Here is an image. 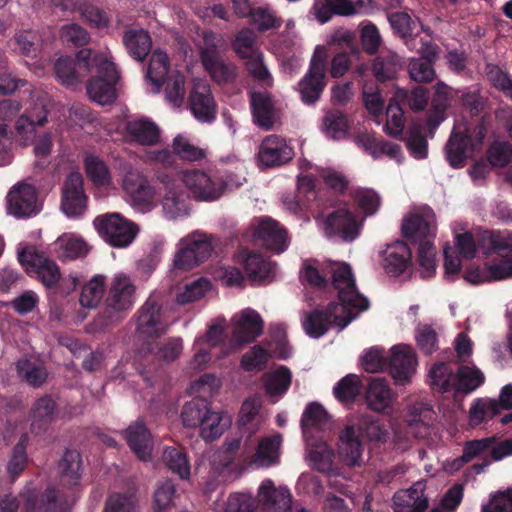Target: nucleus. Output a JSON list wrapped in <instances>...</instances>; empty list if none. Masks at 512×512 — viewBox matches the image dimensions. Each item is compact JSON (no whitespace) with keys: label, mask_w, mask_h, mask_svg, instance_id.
<instances>
[{"label":"nucleus","mask_w":512,"mask_h":512,"mask_svg":"<svg viewBox=\"0 0 512 512\" xmlns=\"http://www.w3.org/2000/svg\"><path fill=\"white\" fill-rule=\"evenodd\" d=\"M401 231L409 241L418 244V259L424 269L423 277H431L436 270L434 239L436 236L435 215L429 210L410 213L403 218Z\"/></svg>","instance_id":"obj_1"},{"label":"nucleus","mask_w":512,"mask_h":512,"mask_svg":"<svg viewBox=\"0 0 512 512\" xmlns=\"http://www.w3.org/2000/svg\"><path fill=\"white\" fill-rule=\"evenodd\" d=\"M479 251L486 259L491 281L512 278V231L484 230L478 236Z\"/></svg>","instance_id":"obj_2"},{"label":"nucleus","mask_w":512,"mask_h":512,"mask_svg":"<svg viewBox=\"0 0 512 512\" xmlns=\"http://www.w3.org/2000/svg\"><path fill=\"white\" fill-rule=\"evenodd\" d=\"M321 268L330 275L333 289L337 292L338 303L331 311L335 325L345 328L352 319V269L349 263L328 259Z\"/></svg>","instance_id":"obj_3"},{"label":"nucleus","mask_w":512,"mask_h":512,"mask_svg":"<svg viewBox=\"0 0 512 512\" xmlns=\"http://www.w3.org/2000/svg\"><path fill=\"white\" fill-rule=\"evenodd\" d=\"M93 61L99 75L89 81L87 93L91 100L100 105L110 104L117 97L115 85L119 79V72L112 58L106 54L96 55Z\"/></svg>","instance_id":"obj_4"},{"label":"nucleus","mask_w":512,"mask_h":512,"mask_svg":"<svg viewBox=\"0 0 512 512\" xmlns=\"http://www.w3.org/2000/svg\"><path fill=\"white\" fill-rule=\"evenodd\" d=\"M93 225L100 237L116 248L128 247L139 232L135 223L116 212L97 216Z\"/></svg>","instance_id":"obj_5"},{"label":"nucleus","mask_w":512,"mask_h":512,"mask_svg":"<svg viewBox=\"0 0 512 512\" xmlns=\"http://www.w3.org/2000/svg\"><path fill=\"white\" fill-rule=\"evenodd\" d=\"M179 179L190 196L197 201H217L225 194L227 189V184L223 179L213 177L202 170L182 171L179 173Z\"/></svg>","instance_id":"obj_6"},{"label":"nucleus","mask_w":512,"mask_h":512,"mask_svg":"<svg viewBox=\"0 0 512 512\" xmlns=\"http://www.w3.org/2000/svg\"><path fill=\"white\" fill-rule=\"evenodd\" d=\"M136 287L125 273L115 274L108 286L107 307L112 311L104 321L110 325L120 320L122 313L129 311L135 303Z\"/></svg>","instance_id":"obj_7"},{"label":"nucleus","mask_w":512,"mask_h":512,"mask_svg":"<svg viewBox=\"0 0 512 512\" xmlns=\"http://www.w3.org/2000/svg\"><path fill=\"white\" fill-rule=\"evenodd\" d=\"M212 241L210 236L198 232L180 239L173 260L175 267L189 270L208 259L214 250Z\"/></svg>","instance_id":"obj_8"},{"label":"nucleus","mask_w":512,"mask_h":512,"mask_svg":"<svg viewBox=\"0 0 512 512\" xmlns=\"http://www.w3.org/2000/svg\"><path fill=\"white\" fill-rule=\"evenodd\" d=\"M18 260L30 275L38 278L46 287L55 286L61 278L57 264L38 252L33 246H19Z\"/></svg>","instance_id":"obj_9"},{"label":"nucleus","mask_w":512,"mask_h":512,"mask_svg":"<svg viewBox=\"0 0 512 512\" xmlns=\"http://www.w3.org/2000/svg\"><path fill=\"white\" fill-rule=\"evenodd\" d=\"M130 205L145 213L155 207L156 192L148 180L137 171H128L122 181Z\"/></svg>","instance_id":"obj_10"},{"label":"nucleus","mask_w":512,"mask_h":512,"mask_svg":"<svg viewBox=\"0 0 512 512\" xmlns=\"http://www.w3.org/2000/svg\"><path fill=\"white\" fill-rule=\"evenodd\" d=\"M168 326L159 302L155 298H148L139 310L138 337L143 341L157 338L166 332Z\"/></svg>","instance_id":"obj_11"},{"label":"nucleus","mask_w":512,"mask_h":512,"mask_svg":"<svg viewBox=\"0 0 512 512\" xmlns=\"http://www.w3.org/2000/svg\"><path fill=\"white\" fill-rule=\"evenodd\" d=\"M232 323V345L229 352H235L243 344L252 342L263 331V320L260 314L251 308H246L235 314Z\"/></svg>","instance_id":"obj_12"},{"label":"nucleus","mask_w":512,"mask_h":512,"mask_svg":"<svg viewBox=\"0 0 512 512\" xmlns=\"http://www.w3.org/2000/svg\"><path fill=\"white\" fill-rule=\"evenodd\" d=\"M325 63V48L317 46L311 58L309 72L300 83L302 99L306 103H313L320 97L325 86Z\"/></svg>","instance_id":"obj_13"},{"label":"nucleus","mask_w":512,"mask_h":512,"mask_svg":"<svg viewBox=\"0 0 512 512\" xmlns=\"http://www.w3.org/2000/svg\"><path fill=\"white\" fill-rule=\"evenodd\" d=\"M188 102L192 114L198 121L210 123L215 119L217 105L206 80H193Z\"/></svg>","instance_id":"obj_14"},{"label":"nucleus","mask_w":512,"mask_h":512,"mask_svg":"<svg viewBox=\"0 0 512 512\" xmlns=\"http://www.w3.org/2000/svg\"><path fill=\"white\" fill-rule=\"evenodd\" d=\"M87 208V197L83 190V178L79 172L70 173L62 188L61 209L68 217H79Z\"/></svg>","instance_id":"obj_15"},{"label":"nucleus","mask_w":512,"mask_h":512,"mask_svg":"<svg viewBox=\"0 0 512 512\" xmlns=\"http://www.w3.org/2000/svg\"><path fill=\"white\" fill-rule=\"evenodd\" d=\"M8 211L16 217H30L40 210L36 189L26 183L15 184L7 194Z\"/></svg>","instance_id":"obj_16"},{"label":"nucleus","mask_w":512,"mask_h":512,"mask_svg":"<svg viewBox=\"0 0 512 512\" xmlns=\"http://www.w3.org/2000/svg\"><path fill=\"white\" fill-rule=\"evenodd\" d=\"M258 506L263 512H291V494L285 487H276L272 480H264L258 489Z\"/></svg>","instance_id":"obj_17"},{"label":"nucleus","mask_w":512,"mask_h":512,"mask_svg":"<svg viewBox=\"0 0 512 512\" xmlns=\"http://www.w3.org/2000/svg\"><path fill=\"white\" fill-rule=\"evenodd\" d=\"M381 206L380 195L371 188H354V240L360 235L367 217L375 215Z\"/></svg>","instance_id":"obj_18"},{"label":"nucleus","mask_w":512,"mask_h":512,"mask_svg":"<svg viewBox=\"0 0 512 512\" xmlns=\"http://www.w3.org/2000/svg\"><path fill=\"white\" fill-rule=\"evenodd\" d=\"M253 236L256 241L267 249L277 253L283 252L288 246L286 231L279 227L271 218H260L253 223Z\"/></svg>","instance_id":"obj_19"},{"label":"nucleus","mask_w":512,"mask_h":512,"mask_svg":"<svg viewBox=\"0 0 512 512\" xmlns=\"http://www.w3.org/2000/svg\"><path fill=\"white\" fill-rule=\"evenodd\" d=\"M417 359L415 352L406 345H395L391 348V356L387 360V368L397 383L410 380L415 373Z\"/></svg>","instance_id":"obj_20"},{"label":"nucleus","mask_w":512,"mask_h":512,"mask_svg":"<svg viewBox=\"0 0 512 512\" xmlns=\"http://www.w3.org/2000/svg\"><path fill=\"white\" fill-rule=\"evenodd\" d=\"M161 183L164 186L161 204L165 216L175 219L187 215L189 212L187 195L179 188L177 181L165 175L161 177Z\"/></svg>","instance_id":"obj_21"},{"label":"nucleus","mask_w":512,"mask_h":512,"mask_svg":"<svg viewBox=\"0 0 512 512\" xmlns=\"http://www.w3.org/2000/svg\"><path fill=\"white\" fill-rule=\"evenodd\" d=\"M292 156V148L277 135L265 137L258 150V161L261 166L266 168L280 166L291 160Z\"/></svg>","instance_id":"obj_22"},{"label":"nucleus","mask_w":512,"mask_h":512,"mask_svg":"<svg viewBox=\"0 0 512 512\" xmlns=\"http://www.w3.org/2000/svg\"><path fill=\"white\" fill-rule=\"evenodd\" d=\"M58 493L59 496L53 488H48L41 500L37 501L35 491L26 489L21 495L25 501L23 512H35L36 509L38 512H68L67 496L62 491Z\"/></svg>","instance_id":"obj_23"},{"label":"nucleus","mask_w":512,"mask_h":512,"mask_svg":"<svg viewBox=\"0 0 512 512\" xmlns=\"http://www.w3.org/2000/svg\"><path fill=\"white\" fill-rule=\"evenodd\" d=\"M425 489V483L417 481L409 489L397 491L393 496L394 512H425L429 504Z\"/></svg>","instance_id":"obj_24"},{"label":"nucleus","mask_w":512,"mask_h":512,"mask_svg":"<svg viewBox=\"0 0 512 512\" xmlns=\"http://www.w3.org/2000/svg\"><path fill=\"white\" fill-rule=\"evenodd\" d=\"M383 255V268L390 276L397 277L411 266L412 252L404 241L398 240L389 244Z\"/></svg>","instance_id":"obj_25"},{"label":"nucleus","mask_w":512,"mask_h":512,"mask_svg":"<svg viewBox=\"0 0 512 512\" xmlns=\"http://www.w3.org/2000/svg\"><path fill=\"white\" fill-rule=\"evenodd\" d=\"M393 392L388 381L382 377L371 378L365 390L367 406L378 413L385 412L391 407Z\"/></svg>","instance_id":"obj_26"},{"label":"nucleus","mask_w":512,"mask_h":512,"mask_svg":"<svg viewBox=\"0 0 512 512\" xmlns=\"http://www.w3.org/2000/svg\"><path fill=\"white\" fill-rule=\"evenodd\" d=\"M402 68L401 57L391 50L381 52L372 60L371 64L373 76L381 83L395 80Z\"/></svg>","instance_id":"obj_27"},{"label":"nucleus","mask_w":512,"mask_h":512,"mask_svg":"<svg viewBox=\"0 0 512 512\" xmlns=\"http://www.w3.org/2000/svg\"><path fill=\"white\" fill-rule=\"evenodd\" d=\"M282 435L274 434L271 436L263 437L252 456V464L257 467H270L278 464L281 455Z\"/></svg>","instance_id":"obj_28"},{"label":"nucleus","mask_w":512,"mask_h":512,"mask_svg":"<svg viewBox=\"0 0 512 512\" xmlns=\"http://www.w3.org/2000/svg\"><path fill=\"white\" fill-rule=\"evenodd\" d=\"M237 262L243 266L246 275L255 281L264 280L272 273V263L256 251L240 250Z\"/></svg>","instance_id":"obj_29"},{"label":"nucleus","mask_w":512,"mask_h":512,"mask_svg":"<svg viewBox=\"0 0 512 512\" xmlns=\"http://www.w3.org/2000/svg\"><path fill=\"white\" fill-rule=\"evenodd\" d=\"M472 147L473 140L468 131L453 132L445 147L449 165L453 168L463 167Z\"/></svg>","instance_id":"obj_30"},{"label":"nucleus","mask_w":512,"mask_h":512,"mask_svg":"<svg viewBox=\"0 0 512 512\" xmlns=\"http://www.w3.org/2000/svg\"><path fill=\"white\" fill-rule=\"evenodd\" d=\"M125 438L136 456L146 461L152 452L151 434L142 421H136L125 430Z\"/></svg>","instance_id":"obj_31"},{"label":"nucleus","mask_w":512,"mask_h":512,"mask_svg":"<svg viewBox=\"0 0 512 512\" xmlns=\"http://www.w3.org/2000/svg\"><path fill=\"white\" fill-rule=\"evenodd\" d=\"M91 247L81 236L74 233H64L54 242V250L58 258L74 260L85 257Z\"/></svg>","instance_id":"obj_32"},{"label":"nucleus","mask_w":512,"mask_h":512,"mask_svg":"<svg viewBox=\"0 0 512 512\" xmlns=\"http://www.w3.org/2000/svg\"><path fill=\"white\" fill-rule=\"evenodd\" d=\"M232 416L225 411H213L210 408L200 426V435L206 441H213L221 436L231 425Z\"/></svg>","instance_id":"obj_33"},{"label":"nucleus","mask_w":512,"mask_h":512,"mask_svg":"<svg viewBox=\"0 0 512 512\" xmlns=\"http://www.w3.org/2000/svg\"><path fill=\"white\" fill-rule=\"evenodd\" d=\"M251 105L256 124L269 130L275 122V111L271 96L267 92H253Z\"/></svg>","instance_id":"obj_34"},{"label":"nucleus","mask_w":512,"mask_h":512,"mask_svg":"<svg viewBox=\"0 0 512 512\" xmlns=\"http://www.w3.org/2000/svg\"><path fill=\"white\" fill-rule=\"evenodd\" d=\"M352 216L348 207L339 208L331 213L324 222L327 236H338L345 241L351 239Z\"/></svg>","instance_id":"obj_35"},{"label":"nucleus","mask_w":512,"mask_h":512,"mask_svg":"<svg viewBox=\"0 0 512 512\" xmlns=\"http://www.w3.org/2000/svg\"><path fill=\"white\" fill-rule=\"evenodd\" d=\"M306 460L313 469L320 472L328 471L332 464L333 453L328 445L319 440L305 438Z\"/></svg>","instance_id":"obj_36"},{"label":"nucleus","mask_w":512,"mask_h":512,"mask_svg":"<svg viewBox=\"0 0 512 512\" xmlns=\"http://www.w3.org/2000/svg\"><path fill=\"white\" fill-rule=\"evenodd\" d=\"M355 142L373 158H378L382 155H388L394 158L401 152V148L398 144L388 142L381 137H376L374 134L366 133L360 135L355 139Z\"/></svg>","instance_id":"obj_37"},{"label":"nucleus","mask_w":512,"mask_h":512,"mask_svg":"<svg viewBox=\"0 0 512 512\" xmlns=\"http://www.w3.org/2000/svg\"><path fill=\"white\" fill-rule=\"evenodd\" d=\"M127 135L141 145H155L159 142L160 131L157 125L149 120L136 119L128 122Z\"/></svg>","instance_id":"obj_38"},{"label":"nucleus","mask_w":512,"mask_h":512,"mask_svg":"<svg viewBox=\"0 0 512 512\" xmlns=\"http://www.w3.org/2000/svg\"><path fill=\"white\" fill-rule=\"evenodd\" d=\"M168 70L169 60L167 54L161 50H155L150 58L146 74L152 93L159 92L164 79L168 75Z\"/></svg>","instance_id":"obj_39"},{"label":"nucleus","mask_w":512,"mask_h":512,"mask_svg":"<svg viewBox=\"0 0 512 512\" xmlns=\"http://www.w3.org/2000/svg\"><path fill=\"white\" fill-rule=\"evenodd\" d=\"M90 51H80L78 54V61L75 63L69 57H62L55 63V73L63 85L72 86L80 81L76 66H81L88 58H90Z\"/></svg>","instance_id":"obj_40"},{"label":"nucleus","mask_w":512,"mask_h":512,"mask_svg":"<svg viewBox=\"0 0 512 512\" xmlns=\"http://www.w3.org/2000/svg\"><path fill=\"white\" fill-rule=\"evenodd\" d=\"M123 41L128 53L137 61H143L152 46L149 34L143 29L127 31Z\"/></svg>","instance_id":"obj_41"},{"label":"nucleus","mask_w":512,"mask_h":512,"mask_svg":"<svg viewBox=\"0 0 512 512\" xmlns=\"http://www.w3.org/2000/svg\"><path fill=\"white\" fill-rule=\"evenodd\" d=\"M81 456L77 451H67L59 462L61 486L73 487L80 480Z\"/></svg>","instance_id":"obj_42"},{"label":"nucleus","mask_w":512,"mask_h":512,"mask_svg":"<svg viewBox=\"0 0 512 512\" xmlns=\"http://www.w3.org/2000/svg\"><path fill=\"white\" fill-rule=\"evenodd\" d=\"M261 407V399L256 396L247 398L241 406L238 421L242 427L247 428L250 434L255 433L263 421L260 414Z\"/></svg>","instance_id":"obj_43"},{"label":"nucleus","mask_w":512,"mask_h":512,"mask_svg":"<svg viewBox=\"0 0 512 512\" xmlns=\"http://www.w3.org/2000/svg\"><path fill=\"white\" fill-rule=\"evenodd\" d=\"M292 374L287 367L281 366L265 375L264 386L270 397H279L287 392Z\"/></svg>","instance_id":"obj_44"},{"label":"nucleus","mask_w":512,"mask_h":512,"mask_svg":"<svg viewBox=\"0 0 512 512\" xmlns=\"http://www.w3.org/2000/svg\"><path fill=\"white\" fill-rule=\"evenodd\" d=\"M17 371L19 376L33 387H39L43 385L48 378V372L46 368L37 360H19L17 363Z\"/></svg>","instance_id":"obj_45"},{"label":"nucleus","mask_w":512,"mask_h":512,"mask_svg":"<svg viewBox=\"0 0 512 512\" xmlns=\"http://www.w3.org/2000/svg\"><path fill=\"white\" fill-rule=\"evenodd\" d=\"M46 122V111L43 107L34 109L29 115H22L16 122V131L24 145L32 139L35 133V125H43Z\"/></svg>","instance_id":"obj_46"},{"label":"nucleus","mask_w":512,"mask_h":512,"mask_svg":"<svg viewBox=\"0 0 512 512\" xmlns=\"http://www.w3.org/2000/svg\"><path fill=\"white\" fill-rule=\"evenodd\" d=\"M211 289V283L206 278H198L179 287L176 291L175 300L180 305L197 301L204 297Z\"/></svg>","instance_id":"obj_47"},{"label":"nucleus","mask_w":512,"mask_h":512,"mask_svg":"<svg viewBox=\"0 0 512 512\" xmlns=\"http://www.w3.org/2000/svg\"><path fill=\"white\" fill-rule=\"evenodd\" d=\"M484 381V374L478 368L462 365L456 374L455 390L468 394L479 388Z\"/></svg>","instance_id":"obj_48"},{"label":"nucleus","mask_w":512,"mask_h":512,"mask_svg":"<svg viewBox=\"0 0 512 512\" xmlns=\"http://www.w3.org/2000/svg\"><path fill=\"white\" fill-rule=\"evenodd\" d=\"M163 461L166 466L181 479H189L190 463L187 454L182 448L168 447L163 451Z\"/></svg>","instance_id":"obj_49"},{"label":"nucleus","mask_w":512,"mask_h":512,"mask_svg":"<svg viewBox=\"0 0 512 512\" xmlns=\"http://www.w3.org/2000/svg\"><path fill=\"white\" fill-rule=\"evenodd\" d=\"M393 96L402 106H408L415 112L424 110L429 100V92L422 86H417L411 91L397 88Z\"/></svg>","instance_id":"obj_50"},{"label":"nucleus","mask_w":512,"mask_h":512,"mask_svg":"<svg viewBox=\"0 0 512 512\" xmlns=\"http://www.w3.org/2000/svg\"><path fill=\"white\" fill-rule=\"evenodd\" d=\"M430 384L433 389L448 392L455 388L456 375L450 364L439 362L432 366L429 372Z\"/></svg>","instance_id":"obj_51"},{"label":"nucleus","mask_w":512,"mask_h":512,"mask_svg":"<svg viewBox=\"0 0 512 512\" xmlns=\"http://www.w3.org/2000/svg\"><path fill=\"white\" fill-rule=\"evenodd\" d=\"M386 118L387 121L384 131L392 137L401 135L405 125L404 106H402L394 96L389 100L386 109Z\"/></svg>","instance_id":"obj_52"},{"label":"nucleus","mask_w":512,"mask_h":512,"mask_svg":"<svg viewBox=\"0 0 512 512\" xmlns=\"http://www.w3.org/2000/svg\"><path fill=\"white\" fill-rule=\"evenodd\" d=\"M327 419L328 414L321 404L317 402L308 404L301 418V428L304 438H309V431L312 428H320L326 423Z\"/></svg>","instance_id":"obj_53"},{"label":"nucleus","mask_w":512,"mask_h":512,"mask_svg":"<svg viewBox=\"0 0 512 512\" xmlns=\"http://www.w3.org/2000/svg\"><path fill=\"white\" fill-rule=\"evenodd\" d=\"M105 288V278L102 275L93 277L83 288L80 304L85 308H95L101 301Z\"/></svg>","instance_id":"obj_54"},{"label":"nucleus","mask_w":512,"mask_h":512,"mask_svg":"<svg viewBox=\"0 0 512 512\" xmlns=\"http://www.w3.org/2000/svg\"><path fill=\"white\" fill-rule=\"evenodd\" d=\"M359 33L362 50L368 55L377 54L382 44L377 26L371 21H363L359 24Z\"/></svg>","instance_id":"obj_55"},{"label":"nucleus","mask_w":512,"mask_h":512,"mask_svg":"<svg viewBox=\"0 0 512 512\" xmlns=\"http://www.w3.org/2000/svg\"><path fill=\"white\" fill-rule=\"evenodd\" d=\"M208 409L207 403L200 399H194L186 403L181 411L183 425L187 428H200Z\"/></svg>","instance_id":"obj_56"},{"label":"nucleus","mask_w":512,"mask_h":512,"mask_svg":"<svg viewBox=\"0 0 512 512\" xmlns=\"http://www.w3.org/2000/svg\"><path fill=\"white\" fill-rule=\"evenodd\" d=\"M56 405L49 396L39 398L31 410L32 426L41 427L51 422L55 417Z\"/></svg>","instance_id":"obj_57"},{"label":"nucleus","mask_w":512,"mask_h":512,"mask_svg":"<svg viewBox=\"0 0 512 512\" xmlns=\"http://www.w3.org/2000/svg\"><path fill=\"white\" fill-rule=\"evenodd\" d=\"M175 496V486L170 480L161 482L153 497V510L154 512H172Z\"/></svg>","instance_id":"obj_58"},{"label":"nucleus","mask_w":512,"mask_h":512,"mask_svg":"<svg viewBox=\"0 0 512 512\" xmlns=\"http://www.w3.org/2000/svg\"><path fill=\"white\" fill-rule=\"evenodd\" d=\"M225 46V40L221 35L212 31L203 32V45L200 48L203 65L220 57V51L223 50Z\"/></svg>","instance_id":"obj_59"},{"label":"nucleus","mask_w":512,"mask_h":512,"mask_svg":"<svg viewBox=\"0 0 512 512\" xmlns=\"http://www.w3.org/2000/svg\"><path fill=\"white\" fill-rule=\"evenodd\" d=\"M348 122L339 111H330L323 118V131L333 139H341L347 135Z\"/></svg>","instance_id":"obj_60"},{"label":"nucleus","mask_w":512,"mask_h":512,"mask_svg":"<svg viewBox=\"0 0 512 512\" xmlns=\"http://www.w3.org/2000/svg\"><path fill=\"white\" fill-rule=\"evenodd\" d=\"M85 168L87 176L97 187H109L111 185L109 171L99 158L95 156L86 157Z\"/></svg>","instance_id":"obj_61"},{"label":"nucleus","mask_w":512,"mask_h":512,"mask_svg":"<svg viewBox=\"0 0 512 512\" xmlns=\"http://www.w3.org/2000/svg\"><path fill=\"white\" fill-rule=\"evenodd\" d=\"M499 414V404L495 400L477 399L471 405L469 418L473 425L477 426L486 419H491Z\"/></svg>","instance_id":"obj_62"},{"label":"nucleus","mask_w":512,"mask_h":512,"mask_svg":"<svg viewBox=\"0 0 512 512\" xmlns=\"http://www.w3.org/2000/svg\"><path fill=\"white\" fill-rule=\"evenodd\" d=\"M487 159L493 167L507 166L512 160V145L507 141H493L487 150Z\"/></svg>","instance_id":"obj_63"},{"label":"nucleus","mask_w":512,"mask_h":512,"mask_svg":"<svg viewBox=\"0 0 512 512\" xmlns=\"http://www.w3.org/2000/svg\"><path fill=\"white\" fill-rule=\"evenodd\" d=\"M258 499H254L247 493L231 494L224 507V512H257Z\"/></svg>","instance_id":"obj_64"}]
</instances>
